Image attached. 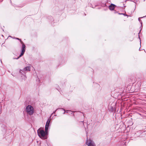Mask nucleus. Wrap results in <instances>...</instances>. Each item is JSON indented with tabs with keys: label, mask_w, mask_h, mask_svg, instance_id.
Segmentation results:
<instances>
[{
	"label": "nucleus",
	"mask_w": 146,
	"mask_h": 146,
	"mask_svg": "<svg viewBox=\"0 0 146 146\" xmlns=\"http://www.w3.org/2000/svg\"><path fill=\"white\" fill-rule=\"evenodd\" d=\"M37 134L38 136L42 139H45L46 137V135H47L44 131L43 130H42L40 128L39 129L37 130Z\"/></svg>",
	"instance_id": "f257e3e1"
},
{
	"label": "nucleus",
	"mask_w": 146,
	"mask_h": 146,
	"mask_svg": "<svg viewBox=\"0 0 146 146\" xmlns=\"http://www.w3.org/2000/svg\"><path fill=\"white\" fill-rule=\"evenodd\" d=\"M25 110L27 114L29 115H33L35 112L34 108L31 105H28L26 107Z\"/></svg>",
	"instance_id": "f03ea898"
},
{
	"label": "nucleus",
	"mask_w": 146,
	"mask_h": 146,
	"mask_svg": "<svg viewBox=\"0 0 146 146\" xmlns=\"http://www.w3.org/2000/svg\"><path fill=\"white\" fill-rule=\"evenodd\" d=\"M16 39L18 40H20L21 44H22V49H21V53L19 56L17 58H16L17 59H18L20 57L22 56L24 54L25 50V45L23 44V42L21 40V39H20L19 38H16Z\"/></svg>",
	"instance_id": "7ed1b4c3"
},
{
	"label": "nucleus",
	"mask_w": 146,
	"mask_h": 146,
	"mask_svg": "<svg viewBox=\"0 0 146 146\" xmlns=\"http://www.w3.org/2000/svg\"><path fill=\"white\" fill-rule=\"evenodd\" d=\"M86 143L88 146H96L94 142L90 139H87Z\"/></svg>",
	"instance_id": "20e7f679"
},
{
	"label": "nucleus",
	"mask_w": 146,
	"mask_h": 146,
	"mask_svg": "<svg viewBox=\"0 0 146 146\" xmlns=\"http://www.w3.org/2000/svg\"><path fill=\"white\" fill-rule=\"evenodd\" d=\"M20 72L23 75V79L25 80L26 78V77L25 75V74L27 72H26L24 70V69L23 68L22 70H20Z\"/></svg>",
	"instance_id": "39448f33"
},
{
	"label": "nucleus",
	"mask_w": 146,
	"mask_h": 146,
	"mask_svg": "<svg viewBox=\"0 0 146 146\" xmlns=\"http://www.w3.org/2000/svg\"><path fill=\"white\" fill-rule=\"evenodd\" d=\"M115 5L111 4L110 6H109V8L111 10H113L115 7Z\"/></svg>",
	"instance_id": "423d86ee"
},
{
	"label": "nucleus",
	"mask_w": 146,
	"mask_h": 146,
	"mask_svg": "<svg viewBox=\"0 0 146 146\" xmlns=\"http://www.w3.org/2000/svg\"><path fill=\"white\" fill-rule=\"evenodd\" d=\"M26 72H27L28 71H30L31 70V67L29 66H27L24 68Z\"/></svg>",
	"instance_id": "0eeeda50"
},
{
	"label": "nucleus",
	"mask_w": 146,
	"mask_h": 146,
	"mask_svg": "<svg viewBox=\"0 0 146 146\" xmlns=\"http://www.w3.org/2000/svg\"><path fill=\"white\" fill-rule=\"evenodd\" d=\"M50 121V119H48V120L46 122V124L45 125L46 126H49Z\"/></svg>",
	"instance_id": "6e6552de"
},
{
	"label": "nucleus",
	"mask_w": 146,
	"mask_h": 146,
	"mask_svg": "<svg viewBox=\"0 0 146 146\" xmlns=\"http://www.w3.org/2000/svg\"><path fill=\"white\" fill-rule=\"evenodd\" d=\"M49 126H46L45 125V132L47 134L48 133V127Z\"/></svg>",
	"instance_id": "1a4fd4ad"
},
{
	"label": "nucleus",
	"mask_w": 146,
	"mask_h": 146,
	"mask_svg": "<svg viewBox=\"0 0 146 146\" xmlns=\"http://www.w3.org/2000/svg\"><path fill=\"white\" fill-rule=\"evenodd\" d=\"M66 111V113H69L70 112L71 114L72 113V111L70 110H67Z\"/></svg>",
	"instance_id": "9d476101"
},
{
	"label": "nucleus",
	"mask_w": 146,
	"mask_h": 146,
	"mask_svg": "<svg viewBox=\"0 0 146 146\" xmlns=\"http://www.w3.org/2000/svg\"><path fill=\"white\" fill-rule=\"evenodd\" d=\"M60 109L63 110L64 111V112H63V113H65V112H66V111L63 108H60Z\"/></svg>",
	"instance_id": "9b49d317"
},
{
	"label": "nucleus",
	"mask_w": 146,
	"mask_h": 146,
	"mask_svg": "<svg viewBox=\"0 0 146 146\" xmlns=\"http://www.w3.org/2000/svg\"><path fill=\"white\" fill-rule=\"evenodd\" d=\"M124 16H128L127 15H125L124 14H123Z\"/></svg>",
	"instance_id": "f8f14e48"
},
{
	"label": "nucleus",
	"mask_w": 146,
	"mask_h": 146,
	"mask_svg": "<svg viewBox=\"0 0 146 146\" xmlns=\"http://www.w3.org/2000/svg\"><path fill=\"white\" fill-rule=\"evenodd\" d=\"M138 20H139V21H140L141 20H140V18H139V19H138Z\"/></svg>",
	"instance_id": "ddd939ff"
},
{
	"label": "nucleus",
	"mask_w": 146,
	"mask_h": 146,
	"mask_svg": "<svg viewBox=\"0 0 146 146\" xmlns=\"http://www.w3.org/2000/svg\"><path fill=\"white\" fill-rule=\"evenodd\" d=\"M119 15H123V13H119Z\"/></svg>",
	"instance_id": "4468645a"
},
{
	"label": "nucleus",
	"mask_w": 146,
	"mask_h": 146,
	"mask_svg": "<svg viewBox=\"0 0 146 146\" xmlns=\"http://www.w3.org/2000/svg\"><path fill=\"white\" fill-rule=\"evenodd\" d=\"M141 40L140 41V44H141Z\"/></svg>",
	"instance_id": "2eb2a0df"
},
{
	"label": "nucleus",
	"mask_w": 146,
	"mask_h": 146,
	"mask_svg": "<svg viewBox=\"0 0 146 146\" xmlns=\"http://www.w3.org/2000/svg\"><path fill=\"white\" fill-rule=\"evenodd\" d=\"M146 16H145V17H146Z\"/></svg>",
	"instance_id": "dca6fc26"
}]
</instances>
